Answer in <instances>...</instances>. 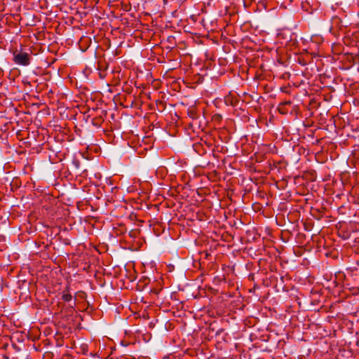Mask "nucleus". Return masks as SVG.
Listing matches in <instances>:
<instances>
[{"instance_id":"4","label":"nucleus","mask_w":359,"mask_h":359,"mask_svg":"<svg viewBox=\"0 0 359 359\" xmlns=\"http://www.w3.org/2000/svg\"><path fill=\"white\" fill-rule=\"evenodd\" d=\"M281 104H284L285 105L286 107L287 106H290L292 104V102L288 100V101H285V102H283L280 103Z\"/></svg>"},{"instance_id":"1","label":"nucleus","mask_w":359,"mask_h":359,"mask_svg":"<svg viewBox=\"0 0 359 359\" xmlns=\"http://www.w3.org/2000/svg\"><path fill=\"white\" fill-rule=\"evenodd\" d=\"M13 61L18 65L28 66L30 64L31 55L27 52L15 50L13 52Z\"/></svg>"},{"instance_id":"3","label":"nucleus","mask_w":359,"mask_h":359,"mask_svg":"<svg viewBox=\"0 0 359 359\" xmlns=\"http://www.w3.org/2000/svg\"><path fill=\"white\" fill-rule=\"evenodd\" d=\"M72 299V296L69 293H63L62 299L65 302H70Z\"/></svg>"},{"instance_id":"2","label":"nucleus","mask_w":359,"mask_h":359,"mask_svg":"<svg viewBox=\"0 0 359 359\" xmlns=\"http://www.w3.org/2000/svg\"><path fill=\"white\" fill-rule=\"evenodd\" d=\"M278 110L282 114H287L288 113V109L287 107L284 104H280L278 105Z\"/></svg>"}]
</instances>
